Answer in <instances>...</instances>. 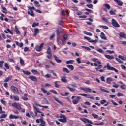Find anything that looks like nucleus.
Segmentation results:
<instances>
[{
	"instance_id": "nucleus-24",
	"label": "nucleus",
	"mask_w": 126,
	"mask_h": 126,
	"mask_svg": "<svg viewBox=\"0 0 126 126\" xmlns=\"http://www.w3.org/2000/svg\"><path fill=\"white\" fill-rule=\"evenodd\" d=\"M34 112H37V113H39V114H42V112L39 110V108H37V107L33 106Z\"/></svg>"
},
{
	"instance_id": "nucleus-30",
	"label": "nucleus",
	"mask_w": 126,
	"mask_h": 126,
	"mask_svg": "<svg viewBox=\"0 0 126 126\" xmlns=\"http://www.w3.org/2000/svg\"><path fill=\"white\" fill-rule=\"evenodd\" d=\"M72 103L73 104H74V105H77V104L79 103V100L77 99H74L72 101Z\"/></svg>"
},
{
	"instance_id": "nucleus-45",
	"label": "nucleus",
	"mask_w": 126,
	"mask_h": 126,
	"mask_svg": "<svg viewBox=\"0 0 126 126\" xmlns=\"http://www.w3.org/2000/svg\"><path fill=\"white\" fill-rule=\"evenodd\" d=\"M3 63H4V61H0V67H1V68L3 67Z\"/></svg>"
},
{
	"instance_id": "nucleus-54",
	"label": "nucleus",
	"mask_w": 126,
	"mask_h": 126,
	"mask_svg": "<svg viewBox=\"0 0 126 126\" xmlns=\"http://www.w3.org/2000/svg\"><path fill=\"white\" fill-rule=\"evenodd\" d=\"M115 60H116V61L118 62V63H123V61H122V60H121V59H120L118 58H116Z\"/></svg>"
},
{
	"instance_id": "nucleus-8",
	"label": "nucleus",
	"mask_w": 126,
	"mask_h": 126,
	"mask_svg": "<svg viewBox=\"0 0 126 126\" xmlns=\"http://www.w3.org/2000/svg\"><path fill=\"white\" fill-rule=\"evenodd\" d=\"M11 89L13 91V93H14L15 94H18V93H19V92H18V89H17V88L15 87L14 86H11Z\"/></svg>"
},
{
	"instance_id": "nucleus-27",
	"label": "nucleus",
	"mask_w": 126,
	"mask_h": 126,
	"mask_svg": "<svg viewBox=\"0 0 126 126\" xmlns=\"http://www.w3.org/2000/svg\"><path fill=\"white\" fill-rule=\"evenodd\" d=\"M5 33H10L11 35H13V32L9 29H7V30L4 31Z\"/></svg>"
},
{
	"instance_id": "nucleus-46",
	"label": "nucleus",
	"mask_w": 126,
	"mask_h": 126,
	"mask_svg": "<svg viewBox=\"0 0 126 126\" xmlns=\"http://www.w3.org/2000/svg\"><path fill=\"white\" fill-rule=\"evenodd\" d=\"M34 4H35V6H36L37 7H40V5L39 4V2H38L37 1H35Z\"/></svg>"
},
{
	"instance_id": "nucleus-11",
	"label": "nucleus",
	"mask_w": 126,
	"mask_h": 126,
	"mask_svg": "<svg viewBox=\"0 0 126 126\" xmlns=\"http://www.w3.org/2000/svg\"><path fill=\"white\" fill-rule=\"evenodd\" d=\"M12 106H13L14 108H16V109H17V110H21V107L18 104V103H13Z\"/></svg>"
},
{
	"instance_id": "nucleus-38",
	"label": "nucleus",
	"mask_w": 126,
	"mask_h": 126,
	"mask_svg": "<svg viewBox=\"0 0 126 126\" xmlns=\"http://www.w3.org/2000/svg\"><path fill=\"white\" fill-rule=\"evenodd\" d=\"M2 8L3 9L2 12L3 13H5V14L7 13V10L6 9V8H5V7H2Z\"/></svg>"
},
{
	"instance_id": "nucleus-44",
	"label": "nucleus",
	"mask_w": 126,
	"mask_h": 126,
	"mask_svg": "<svg viewBox=\"0 0 126 126\" xmlns=\"http://www.w3.org/2000/svg\"><path fill=\"white\" fill-rule=\"evenodd\" d=\"M54 83H55V87L56 88H60V85L59 84H58V82L57 81H55L54 82Z\"/></svg>"
},
{
	"instance_id": "nucleus-13",
	"label": "nucleus",
	"mask_w": 126,
	"mask_h": 126,
	"mask_svg": "<svg viewBox=\"0 0 126 126\" xmlns=\"http://www.w3.org/2000/svg\"><path fill=\"white\" fill-rule=\"evenodd\" d=\"M40 32V30L38 28H35L34 29V33L33 34V36H34V37H36V36H37V35L38 34V33H39Z\"/></svg>"
},
{
	"instance_id": "nucleus-55",
	"label": "nucleus",
	"mask_w": 126,
	"mask_h": 126,
	"mask_svg": "<svg viewBox=\"0 0 126 126\" xmlns=\"http://www.w3.org/2000/svg\"><path fill=\"white\" fill-rule=\"evenodd\" d=\"M109 13L110 15H116V13L112 10L110 11Z\"/></svg>"
},
{
	"instance_id": "nucleus-21",
	"label": "nucleus",
	"mask_w": 126,
	"mask_h": 126,
	"mask_svg": "<svg viewBox=\"0 0 126 126\" xmlns=\"http://www.w3.org/2000/svg\"><path fill=\"white\" fill-rule=\"evenodd\" d=\"M114 1L115 2H116L117 3H118V5H119V6H122V5H123V3L120 1V0H114Z\"/></svg>"
},
{
	"instance_id": "nucleus-59",
	"label": "nucleus",
	"mask_w": 126,
	"mask_h": 126,
	"mask_svg": "<svg viewBox=\"0 0 126 126\" xmlns=\"http://www.w3.org/2000/svg\"><path fill=\"white\" fill-rule=\"evenodd\" d=\"M115 97H116V95H115V94H111L109 95V98L110 99H114V98H115Z\"/></svg>"
},
{
	"instance_id": "nucleus-3",
	"label": "nucleus",
	"mask_w": 126,
	"mask_h": 126,
	"mask_svg": "<svg viewBox=\"0 0 126 126\" xmlns=\"http://www.w3.org/2000/svg\"><path fill=\"white\" fill-rule=\"evenodd\" d=\"M79 95H80V96H83V97H86L88 99H92V100H95V98L93 97V96H91L90 94L80 93Z\"/></svg>"
},
{
	"instance_id": "nucleus-31",
	"label": "nucleus",
	"mask_w": 126,
	"mask_h": 126,
	"mask_svg": "<svg viewBox=\"0 0 126 126\" xmlns=\"http://www.w3.org/2000/svg\"><path fill=\"white\" fill-rule=\"evenodd\" d=\"M28 8H29V9L30 10V11H33V10H36V8L34 6H32V7L29 6L28 7Z\"/></svg>"
},
{
	"instance_id": "nucleus-53",
	"label": "nucleus",
	"mask_w": 126,
	"mask_h": 126,
	"mask_svg": "<svg viewBox=\"0 0 126 126\" xmlns=\"http://www.w3.org/2000/svg\"><path fill=\"white\" fill-rule=\"evenodd\" d=\"M98 60H98V59H97V58H93V59H92V61H93V62H94V63L98 62Z\"/></svg>"
},
{
	"instance_id": "nucleus-29",
	"label": "nucleus",
	"mask_w": 126,
	"mask_h": 126,
	"mask_svg": "<svg viewBox=\"0 0 126 126\" xmlns=\"http://www.w3.org/2000/svg\"><path fill=\"white\" fill-rule=\"evenodd\" d=\"M15 31L16 32V34H20V32H19L18 28H17V26H15Z\"/></svg>"
},
{
	"instance_id": "nucleus-51",
	"label": "nucleus",
	"mask_w": 126,
	"mask_h": 126,
	"mask_svg": "<svg viewBox=\"0 0 126 126\" xmlns=\"http://www.w3.org/2000/svg\"><path fill=\"white\" fill-rule=\"evenodd\" d=\"M36 26H39V23H34L32 25V27H36Z\"/></svg>"
},
{
	"instance_id": "nucleus-7",
	"label": "nucleus",
	"mask_w": 126,
	"mask_h": 126,
	"mask_svg": "<svg viewBox=\"0 0 126 126\" xmlns=\"http://www.w3.org/2000/svg\"><path fill=\"white\" fill-rule=\"evenodd\" d=\"M112 25H113V26H114V27H120V25L118 23V22L115 19H112Z\"/></svg>"
},
{
	"instance_id": "nucleus-15",
	"label": "nucleus",
	"mask_w": 126,
	"mask_h": 126,
	"mask_svg": "<svg viewBox=\"0 0 126 126\" xmlns=\"http://www.w3.org/2000/svg\"><path fill=\"white\" fill-rule=\"evenodd\" d=\"M18 118H19V116L13 115L12 114H11L9 116V119H15V120H16Z\"/></svg>"
},
{
	"instance_id": "nucleus-26",
	"label": "nucleus",
	"mask_w": 126,
	"mask_h": 126,
	"mask_svg": "<svg viewBox=\"0 0 126 126\" xmlns=\"http://www.w3.org/2000/svg\"><path fill=\"white\" fill-rule=\"evenodd\" d=\"M61 81L62 82H64V83L67 82V80H66V77L65 76L63 77L61 79Z\"/></svg>"
},
{
	"instance_id": "nucleus-49",
	"label": "nucleus",
	"mask_w": 126,
	"mask_h": 126,
	"mask_svg": "<svg viewBox=\"0 0 126 126\" xmlns=\"http://www.w3.org/2000/svg\"><path fill=\"white\" fill-rule=\"evenodd\" d=\"M82 48L83 49H85V50H87V51H91V49L89 47H87L86 46H82Z\"/></svg>"
},
{
	"instance_id": "nucleus-37",
	"label": "nucleus",
	"mask_w": 126,
	"mask_h": 126,
	"mask_svg": "<svg viewBox=\"0 0 126 126\" xmlns=\"http://www.w3.org/2000/svg\"><path fill=\"white\" fill-rule=\"evenodd\" d=\"M100 90L102 92H106V93H110L109 92V91H107V90H106V89H105L104 88H100Z\"/></svg>"
},
{
	"instance_id": "nucleus-57",
	"label": "nucleus",
	"mask_w": 126,
	"mask_h": 126,
	"mask_svg": "<svg viewBox=\"0 0 126 126\" xmlns=\"http://www.w3.org/2000/svg\"><path fill=\"white\" fill-rule=\"evenodd\" d=\"M6 117H7V115L6 114H2L1 115L0 119L6 118Z\"/></svg>"
},
{
	"instance_id": "nucleus-34",
	"label": "nucleus",
	"mask_w": 126,
	"mask_h": 126,
	"mask_svg": "<svg viewBox=\"0 0 126 126\" xmlns=\"http://www.w3.org/2000/svg\"><path fill=\"white\" fill-rule=\"evenodd\" d=\"M20 63L21 65H23L24 64V61L21 57H20Z\"/></svg>"
},
{
	"instance_id": "nucleus-5",
	"label": "nucleus",
	"mask_w": 126,
	"mask_h": 126,
	"mask_svg": "<svg viewBox=\"0 0 126 126\" xmlns=\"http://www.w3.org/2000/svg\"><path fill=\"white\" fill-rule=\"evenodd\" d=\"M81 90H82L83 91H84V92H89L90 93H91L92 92V90L89 88H83L81 87L80 88Z\"/></svg>"
},
{
	"instance_id": "nucleus-10",
	"label": "nucleus",
	"mask_w": 126,
	"mask_h": 126,
	"mask_svg": "<svg viewBox=\"0 0 126 126\" xmlns=\"http://www.w3.org/2000/svg\"><path fill=\"white\" fill-rule=\"evenodd\" d=\"M28 78H29V79H30L31 80H32V81L37 82V77L35 76H34L33 75H30L29 76Z\"/></svg>"
},
{
	"instance_id": "nucleus-28",
	"label": "nucleus",
	"mask_w": 126,
	"mask_h": 126,
	"mask_svg": "<svg viewBox=\"0 0 126 126\" xmlns=\"http://www.w3.org/2000/svg\"><path fill=\"white\" fill-rule=\"evenodd\" d=\"M74 60H68L66 62V64H72Z\"/></svg>"
},
{
	"instance_id": "nucleus-17",
	"label": "nucleus",
	"mask_w": 126,
	"mask_h": 126,
	"mask_svg": "<svg viewBox=\"0 0 126 126\" xmlns=\"http://www.w3.org/2000/svg\"><path fill=\"white\" fill-rule=\"evenodd\" d=\"M54 57L55 61L57 62V63H62V60H60L59 59V57H58L56 55H54Z\"/></svg>"
},
{
	"instance_id": "nucleus-2",
	"label": "nucleus",
	"mask_w": 126,
	"mask_h": 126,
	"mask_svg": "<svg viewBox=\"0 0 126 126\" xmlns=\"http://www.w3.org/2000/svg\"><path fill=\"white\" fill-rule=\"evenodd\" d=\"M104 68H107L108 70H114L115 72H118L119 71L117 69L115 68L114 67L110 66V64L109 63H107V66H104L103 67V69Z\"/></svg>"
},
{
	"instance_id": "nucleus-52",
	"label": "nucleus",
	"mask_w": 126,
	"mask_h": 126,
	"mask_svg": "<svg viewBox=\"0 0 126 126\" xmlns=\"http://www.w3.org/2000/svg\"><path fill=\"white\" fill-rule=\"evenodd\" d=\"M111 102L112 103V104L114 106H118V103H117L116 102H115V101H114V100H111Z\"/></svg>"
},
{
	"instance_id": "nucleus-14",
	"label": "nucleus",
	"mask_w": 126,
	"mask_h": 126,
	"mask_svg": "<svg viewBox=\"0 0 126 126\" xmlns=\"http://www.w3.org/2000/svg\"><path fill=\"white\" fill-rule=\"evenodd\" d=\"M105 57L108 60H114V59H115V57L113 55L111 56V55L106 54L105 55Z\"/></svg>"
},
{
	"instance_id": "nucleus-43",
	"label": "nucleus",
	"mask_w": 126,
	"mask_h": 126,
	"mask_svg": "<svg viewBox=\"0 0 126 126\" xmlns=\"http://www.w3.org/2000/svg\"><path fill=\"white\" fill-rule=\"evenodd\" d=\"M13 98H14L15 101H19V97H18V96H13Z\"/></svg>"
},
{
	"instance_id": "nucleus-42",
	"label": "nucleus",
	"mask_w": 126,
	"mask_h": 126,
	"mask_svg": "<svg viewBox=\"0 0 126 126\" xmlns=\"http://www.w3.org/2000/svg\"><path fill=\"white\" fill-rule=\"evenodd\" d=\"M104 6H105L107 9H110L111 8V6L109 4H105Z\"/></svg>"
},
{
	"instance_id": "nucleus-25",
	"label": "nucleus",
	"mask_w": 126,
	"mask_h": 126,
	"mask_svg": "<svg viewBox=\"0 0 126 126\" xmlns=\"http://www.w3.org/2000/svg\"><path fill=\"white\" fill-rule=\"evenodd\" d=\"M22 70L23 73L24 74H26V75H30V74H31V73L29 71H25L24 70Z\"/></svg>"
},
{
	"instance_id": "nucleus-58",
	"label": "nucleus",
	"mask_w": 126,
	"mask_h": 126,
	"mask_svg": "<svg viewBox=\"0 0 126 126\" xmlns=\"http://www.w3.org/2000/svg\"><path fill=\"white\" fill-rule=\"evenodd\" d=\"M120 87L121 88V89H126V85H125V84H123L122 85L120 86Z\"/></svg>"
},
{
	"instance_id": "nucleus-23",
	"label": "nucleus",
	"mask_w": 126,
	"mask_h": 126,
	"mask_svg": "<svg viewBox=\"0 0 126 126\" xmlns=\"http://www.w3.org/2000/svg\"><path fill=\"white\" fill-rule=\"evenodd\" d=\"M54 100L57 102V103H59V104H60V105H63V102H61V101L59 100V99L56 97V96L53 97Z\"/></svg>"
},
{
	"instance_id": "nucleus-22",
	"label": "nucleus",
	"mask_w": 126,
	"mask_h": 126,
	"mask_svg": "<svg viewBox=\"0 0 126 126\" xmlns=\"http://www.w3.org/2000/svg\"><path fill=\"white\" fill-rule=\"evenodd\" d=\"M28 14H29V15H30L31 16H32L33 17H34V11H28Z\"/></svg>"
},
{
	"instance_id": "nucleus-16",
	"label": "nucleus",
	"mask_w": 126,
	"mask_h": 126,
	"mask_svg": "<svg viewBox=\"0 0 126 126\" xmlns=\"http://www.w3.org/2000/svg\"><path fill=\"white\" fill-rule=\"evenodd\" d=\"M106 81L107 83L108 84H111V82H112V81H114V80H113V78L111 77H108L106 79Z\"/></svg>"
},
{
	"instance_id": "nucleus-47",
	"label": "nucleus",
	"mask_w": 126,
	"mask_h": 126,
	"mask_svg": "<svg viewBox=\"0 0 126 126\" xmlns=\"http://www.w3.org/2000/svg\"><path fill=\"white\" fill-rule=\"evenodd\" d=\"M32 72L33 74H38L39 73V72L37 71V70H32Z\"/></svg>"
},
{
	"instance_id": "nucleus-40",
	"label": "nucleus",
	"mask_w": 126,
	"mask_h": 126,
	"mask_svg": "<svg viewBox=\"0 0 126 126\" xmlns=\"http://www.w3.org/2000/svg\"><path fill=\"white\" fill-rule=\"evenodd\" d=\"M96 51L101 54H104V51L102 49H96Z\"/></svg>"
},
{
	"instance_id": "nucleus-61",
	"label": "nucleus",
	"mask_w": 126,
	"mask_h": 126,
	"mask_svg": "<svg viewBox=\"0 0 126 126\" xmlns=\"http://www.w3.org/2000/svg\"><path fill=\"white\" fill-rule=\"evenodd\" d=\"M63 37L64 40H67V34H64L63 36Z\"/></svg>"
},
{
	"instance_id": "nucleus-20",
	"label": "nucleus",
	"mask_w": 126,
	"mask_h": 126,
	"mask_svg": "<svg viewBox=\"0 0 126 126\" xmlns=\"http://www.w3.org/2000/svg\"><path fill=\"white\" fill-rule=\"evenodd\" d=\"M56 33H57V35L59 37L63 32L62 31H60V29L57 28L56 29Z\"/></svg>"
},
{
	"instance_id": "nucleus-62",
	"label": "nucleus",
	"mask_w": 126,
	"mask_h": 126,
	"mask_svg": "<svg viewBox=\"0 0 126 126\" xmlns=\"http://www.w3.org/2000/svg\"><path fill=\"white\" fill-rule=\"evenodd\" d=\"M105 103H107V100L104 99L100 101V104H104Z\"/></svg>"
},
{
	"instance_id": "nucleus-18",
	"label": "nucleus",
	"mask_w": 126,
	"mask_h": 126,
	"mask_svg": "<svg viewBox=\"0 0 126 126\" xmlns=\"http://www.w3.org/2000/svg\"><path fill=\"white\" fill-rule=\"evenodd\" d=\"M28 96V94H24V96H22V99L24 100V101H28V98L27 97Z\"/></svg>"
},
{
	"instance_id": "nucleus-60",
	"label": "nucleus",
	"mask_w": 126,
	"mask_h": 126,
	"mask_svg": "<svg viewBox=\"0 0 126 126\" xmlns=\"http://www.w3.org/2000/svg\"><path fill=\"white\" fill-rule=\"evenodd\" d=\"M1 103H2L3 105H6V101L3 100V99H1Z\"/></svg>"
},
{
	"instance_id": "nucleus-56",
	"label": "nucleus",
	"mask_w": 126,
	"mask_h": 126,
	"mask_svg": "<svg viewBox=\"0 0 126 126\" xmlns=\"http://www.w3.org/2000/svg\"><path fill=\"white\" fill-rule=\"evenodd\" d=\"M76 61L77 62V63L79 64H80V63H81V61H80V58H77L76 59Z\"/></svg>"
},
{
	"instance_id": "nucleus-19",
	"label": "nucleus",
	"mask_w": 126,
	"mask_h": 126,
	"mask_svg": "<svg viewBox=\"0 0 126 126\" xmlns=\"http://www.w3.org/2000/svg\"><path fill=\"white\" fill-rule=\"evenodd\" d=\"M100 37L102 40H107V37H106V35L104 32L101 33Z\"/></svg>"
},
{
	"instance_id": "nucleus-9",
	"label": "nucleus",
	"mask_w": 126,
	"mask_h": 126,
	"mask_svg": "<svg viewBox=\"0 0 126 126\" xmlns=\"http://www.w3.org/2000/svg\"><path fill=\"white\" fill-rule=\"evenodd\" d=\"M44 44L42 43L39 46L36 47L35 48L36 51H37V52H41L43 49V47H44Z\"/></svg>"
},
{
	"instance_id": "nucleus-63",
	"label": "nucleus",
	"mask_w": 126,
	"mask_h": 126,
	"mask_svg": "<svg viewBox=\"0 0 126 126\" xmlns=\"http://www.w3.org/2000/svg\"><path fill=\"white\" fill-rule=\"evenodd\" d=\"M4 66L7 69H9V66H8V64L7 63L4 64Z\"/></svg>"
},
{
	"instance_id": "nucleus-36",
	"label": "nucleus",
	"mask_w": 126,
	"mask_h": 126,
	"mask_svg": "<svg viewBox=\"0 0 126 126\" xmlns=\"http://www.w3.org/2000/svg\"><path fill=\"white\" fill-rule=\"evenodd\" d=\"M63 72H66L67 73H69V70L67 68H63Z\"/></svg>"
},
{
	"instance_id": "nucleus-41",
	"label": "nucleus",
	"mask_w": 126,
	"mask_h": 126,
	"mask_svg": "<svg viewBox=\"0 0 126 126\" xmlns=\"http://www.w3.org/2000/svg\"><path fill=\"white\" fill-rule=\"evenodd\" d=\"M92 116H93V117H94V119H97V118H99V115H97V114H94V113L92 114Z\"/></svg>"
},
{
	"instance_id": "nucleus-39",
	"label": "nucleus",
	"mask_w": 126,
	"mask_h": 126,
	"mask_svg": "<svg viewBox=\"0 0 126 126\" xmlns=\"http://www.w3.org/2000/svg\"><path fill=\"white\" fill-rule=\"evenodd\" d=\"M120 38H126V34L121 32L119 34Z\"/></svg>"
},
{
	"instance_id": "nucleus-33",
	"label": "nucleus",
	"mask_w": 126,
	"mask_h": 126,
	"mask_svg": "<svg viewBox=\"0 0 126 126\" xmlns=\"http://www.w3.org/2000/svg\"><path fill=\"white\" fill-rule=\"evenodd\" d=\"M112 87H114V88H119V87H120V86L116 84L115 82H114L113 85H112Z\"/></svg>"
},
{
	"instance_id": "nucleus-6",
	"label": "nucleus",
	"mask_w": 126,
	"mask_h": 126,
	"mask_svg": "<svg viewBox=\"0 0 126 126\" xmlns=\"http://www.w3.org/2000/svg\"><path fill=\"white\" fill-rule=\"evenodd\" d=\"M80 120L83 122L84 123H88V124H91V125H93V122L91 121V120H89V119L87 118H81Z\"/></svg>"
},
{
	"instance_id": "nucleus-64",
	"label": "nucleus",
	"mask_w": 126,
	"mask_h": 126,
	"mask_svg": "<svg viewBox=\"0 0 126 126\" xmlns=\"http://www.w3.org/2000/svg\"><path fill=\"white\" fill-rule=\"evenodd\" d=\"M87 7H89V8H92V7H93V5H92V4H87Z\"/></svg>"
},
{
	"instance_id": "nucleus-1",
	"label": "nucleus",
	"mask_w": 126,
	"mask_h": 126,
	"mask_svg": "<svg viewBox=\"0 0 126 126\" xmlns=\"http://www.w3.org/2000/svg\"><path fill=\"white\" fill-rule=\"evenodd\" d=\"M61 119H59V122H61V123H66L67 122V118L65 115H63L61 114L60 116Z\"/></svg>"
},
{
	"instance_id": "nucleus-12",
	"label": "nucleus",
	"mask_w": 126,
	"mask_h": 126,
	"mask_svg": "<svg viewBox=\"0 0 126 126\" xmlns=\"http://www.w3.org/2000/svg\"><path fill=\"white\" fill-rule=\"evenodd\" d=\"M40 121L41 123V124H40L41 126H46V122L44 121V119L43 118V117H41V118L40 119Z\"/></svg>"
},
{
	"instance_id": "nucleus-4",
	"label": "nucleus",
	"mask_w": 126,
	"mask_h": 126,
	"mask_svg": "<svg viewBox=\"0 0 126 126\" xmlns=\"http://www.w3.org/2000/svg\"><path fill=\"white\" fill-rule=\"evenodd\" d=\"M47 57L49 59V60H51L52 58V50H51V47L48 46L47 51Z\"/></svg>"
},
{
	"instance_id": "nucleus-48",
	"label": "nucleus",
	"mask_w": 126,
	"mask_h": 126,
	"mask_svg": "<svg viewBox=\"0 0 126 126\" xmlns=\"http://www.w3.org/2000/svg\"><path fill=\"white\" fill-rule=\"evenodd\" d=\"M117 96L118 97H123V96H124V94L122 93H118Z\"/></svg>"
},
{
	"instance_id": "nucleus-32",
	"label": "nucleus",
	"mask_w": 126,
	"mask_h": 126,
	"mask_svg": "<svg viewBox=\"0 0 126 126\" xmlns=\"http://www.w3.org/2000/svg\"><path fill=\"white\" fill-rule=\"evenodd\" d=\"M118 58H119V59H121L123 61H126V57H124V56H123L122 55H119L118 56Z\"/></svg>"
},
{
	"instance_id": "nucleus-35",
	"label": "nucleus",
	"mask_w": 126,
	"mask_h": 126,
	"mask_svg": "<svg viewBox=\"0 0 126 126\" xmlns=\"http://www.w3.org/2000/svg\"><path fill=\"white\" fill-rule=\"evenodd\" d=\"M67 67L71 70H73L74 69V67L72 65H67Z\"/></svg>"
},
{
	"instance_id": "nucleus-50",
	"label": "nucleus",
	"mask_w": 126,
	"mask_h": 126,
	"mask_svg": "<svg viewBox=\"0 0 126 126\" xmlns=\"http://www.w3.org/2000/svg\"><path fill=\"white\" fill-rule=\"evenodd\" d=\"M84 34H85V35H88V36H92V33L88 32H85Z\"/></svg>"
}]
</instances>
